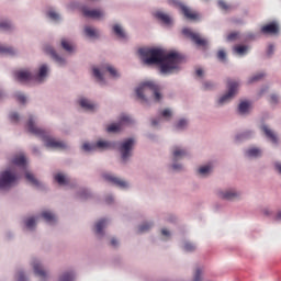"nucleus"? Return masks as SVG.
Wrapping results in <instances>:
<instances>
[{
  "mask_svg": "<svg viewBox=\"0 0 281 281\" xmlns=\"http://www.w3.org/2000/svg\"><path fill=\"white\" fill-rule=\"evenodd\" d=\"M138 54L144 65H159L161 74H172L183 60L179 53H166L161 48H140Z\"/></svg>",
  "mask_w": 281,
  "mask_h": 281,
  "instance_id": "obj_1",
  "label": "nucleus"
},
{
  "mask_svg": "<svg viewBox=\"0 0 281 281\" xmlns=\"http://www.w3.org/2000/svg\"><path fill=\"white\" fill-rule=\"evenodd\" d=\"M27 128H29V133H32L33 135H36L37 137H43L46 148H57L59 150H65V148H67V144L47 136L46 131L36 126V124L34 123V119L32 116L29 119Z\"/></svg>",
  "mask_w": 281,
  "mask_h": 281,
  "instance_id": "obj_2",
  "label": "nucleus"
},
{
  "mask_svg": "<svg viewBox=\"0 0 281 281\" xmlns=\"http://www.w3.org/2000/svg\"><path fill=\"white\" fill-rule=\"evenodd\" d=\"M148 91H153L156 102L161 100V93L159 92L160 88L157 83H155V81H145L136 89V95L138 100L147 102L146 95H144V93H147Z\"/></svg>",
  "mask_w": 281,
  "mask_h": 281,
  "instance_id": "obj_3",
  "label": "nucleus"
},
{
  "mask_svg": "<svg viewBox=\"0 0 281 281\" xmlns=\"http://www.w3.org/2000/svg\"><path fill=\"white\" fill-rule=\"evenodd\" d=\"M16 172L11 169H7L0 175V188H10L16 183Z\"/></svg>",
  "mask_w": 281,
  "mask_h": 281,
  "instance_id": "obj_4",
  "label": "nucleus"
},
{
  "mask_svg": "<svg viewBox=\"0 0 281 281\" xmlns=\"http://www.w3.org/2000/svg\"><path fill=\"white\" fill-rule=\"evenodd\" d=\"M238 87H239L238 81L228 79V80H227V89H228V92H227L226 94H224V95L218 100V103H220V104H225L226 102H229V100H232V98H234L235 93H238Z\"/></svg>",
  "mask_w": 281,
  "mask_h": 281,
  "instance_id": "obj_5",
  "label": "nucleus"
},
{
  "mask_svg": "<svg viewBox=\"0 0 281 281\" xmlns=\"http://www.w3.org/2000/svg\"><path fill=\"white\" fill-rule=\"evenodd\" d=\"M97 148H100L101 150H109L111 148H115V145L106 140H98L97 144L85 143L82 145V149L86 150V153H91V150H95Z\"/></svg>",
  "mask_w": 281,
  "mask_h": 281,
  "instance_id": "obj_6",
  "label": "nucleus"
},
{
  "mask_svg": "<svg viewBox=\"0 0 281 281\" xmlns=\"http://www.w3.org/2000/svg\"><path fill=\"white\" fill-rule=\"evenodd\" d=\"M182 34L195 43L198 47H207V40L201 37L199 33H194L190 29H183Z\"/></svg>",
  "mask_w": 281,
  "mask_h": 281,
  "instance_id": "obj_7",
  "label": "nucleus"
},
{
  "mask_svg": "<svg viewBox=\"0 0 281 281\" xmlns=\"http://www.w3.org/2000/svg\"><path fill=\"white\" fill-rule=\"evenodd\" d=\"M133 146H135V139L133 138H128L121 144L120 151L123 161H126V159L131 157V150H133Z\"/></svg>",
  "mask_w": 281,
  "mask_h": 281,
  "instance_id": "obj_8",
  "label": "nucleus"
},
{
  "mask_svg": "<svg viewBox=\"0 0 281 281\" xmlns=\"http://www.w3.org/2000/svg\"><path fill=\"white\" fill-rule=\"evenodd\" d=\"M132 120L128 115H122L120 119V123L109 125L106 131L108 133H120L122 130V124H131Z\"/></svg>",
  "mask_w": 281,
  "mask_h": 281,
  "instance_id": "obj_9",
  "label": "nucleus"
},
{
  "mask_svg": "<svg viewBox=\"0 0 281 281\" xmlns=\"http://www.w3.org/2000/svg\"><path fill=\"white\" fill-rule=\"evenodd\" d=\"M14 77L18 82H30V80H34L32 72L29 70H18L14 72Z\"/></svg>",
  "mask_w": 281,
  "mask_h": 281,
  "instance_id": "obj_10",
  "label": "nucleus"
},
{
  "mask_svg": "<svg viewBox=\"0 0 281 281\" xmlns=\"http://www.w3.org/2000/svg\"><path fill=\"white\" fill-rule=\"evenodd\" d=\"M82 14L87 19H102V16H104V12L98 9L89 10L87 7L82 8Z\"/></svg>",
  "mask_w": 281,
  "mask_h": 281,
  "instance_id": "obj_11",
  "label": "nucleus"
},
{
  "mask_svg": "<svg viewBox=\"0 0 281 281\" xmlns=\"http://www.w3.org/2000/svg\"><path fill=\"white\" fill-rule=\"evenodd\" d=\"M103 178L105 181H109L110 183H113L114 186H117L119 188H128V183L120 178H116L114 176H111L109 173L103 175Z\"/></svg>",
  "mask_w": 281,
  "mask_h": 281,
  "instance_id": "obj_12",
  "label": "nucleus"
},
{
  "mask_svg": "<svg viewBox=\"0 0 281 281\" xmlns=\"http://www.w3.org/2000/svg\"><path fill=\"white\" fill-rule=\"evenodd\" d=\"M180 10L189 21H196V19H199V13L192 11V9L186 7V4H180Z\"/></svg>",
  "mask_w": 281,
  "mask_h": 281,
  "instance_id": "obj_13",
  "label": "nucleus"
},
{
  "mask_svg": "<svg viewBox=\"0 0 281 281\" xmlns=\"http://www.w3.org/2000/svg\"><path fill=\"white\" fill-rule=\"evenodd\" d=\"M262 34H278L280 32V26L278 23L271 22L270 24H266L261 27Z\"/></svg>",
  "mask_w": 281,
  "mask_h": 281,
  "instance_id": "obj_14",
  "label": "nucleus"
},
{
  "mask_svg": "<svg viewBox=\"0 0 281 281\" xmlns=\"http://www.w3.org/2000/svg\"><path fill=\"white\" fill-rule=\"evenodd\" d=\"M44 52H45V54H48V56H52V58L54 60H56V63H58L59 65H65V59H63V57L58 56V54H56V50H54L52 46L46 45L44 47Z\"/></svg>",
  "mask_w": 281,
  "mask_h": 281,
  "instance_id": "obj_15",
  "label": "nucleus"
},
{
  "mask_svg": "<svg viewBox=\"0 0 281 281\" xmlns=\"http://www.w3.org/2000/svg\"><path fill=\"white\" fill-rule=\"evenodd\" d=\"M238 192L236 191H225L220 192V199H225L226 201H234L235 199H238Z\"/></svg>",
  "mask_w": 281,
  "mask_h": 281,
  "instance_id": "obj_16",
  "label": "nucleus"
},
{
  "mask_svg": "<svg viewBox=\"0 0 281 281\" xmlns=\"http://www.w3.org/2000/svg\"><path fill=\"white\" fill-rule=\"evenodd\" d=\"M33 269H34L35 276H38V278H42V279L47 278V272L43 270V266L40 262H34Z\"/></svg>",
  "mask_w": 281,
  "mask_h": 281,
  "instance_id": "obj_17",
  "label": "nucleus"
},
{
  "mask_svg": "<svg viewBox=\"0 0 281 281\" xmlns=\"http://www.w3.org/2000/svg\"><path fill=\"white\" fill-rule=\"evenodd\" d=\"M261 131H263L266 137L270 139L273 144H278V136L274 135L273 131L269 130L267 125H263L261 127Z\"/></svg>",
  "mask_w": 281,
  "mask_h": 281,
  "instance_id": "obj_18",
  "label": "nucleus"
},
{
  "mask_svg": "<svg viewBox=\"0 0 281 281\" xmlns=\"http://www.w3.org/2000/svg\"><path fill=\"white\" fill-rule=\"evenodd\" d=\"M79 104L86 111H93L95 109V104L90 103V101L87 99H80Z\"/></svg>",
  "mask_w": 281,
  "mask_h": 281,
  "instance_id": "obj_19",
  "label": "nucleus"
},
{
  "mask_svg": "<svg viewBox=\"0 0 281 281\" xmlns=\"http://www.w3.org/2000/svg\"><path fill=\"white\" fill-rule=\"evenodd\" d=\"M106 227V220H101L95 224V234L98 236H103L104 232H102Z\"/></svg>",
  "mask_w": 281,
  "mask_h": 281,
  "instance_id": "obj_20",
  "label": "nucleus"
},
{
  "mask_svg": "<svg viewBox=\"0 0 281 281\" xmlns=\"http://www.w3.org/2000/svg\"><path fill=\"white\" fill-rule=\"evenodd\" d=\"M42 217L46 221V223H56V215L49 211L42 212Z\"/></svg>",
  "mask_w": 281,
  "mask_h": 281,
  "instance_id": "obj_21",
  "label": "nucleus"
},
{
  "mask_svg": "<svg viewBox=\"0 0 281 281\" xmlns=\"http://www.w3.org/2000/svg\"><path fill=\"white\" fill-rule=\"evenodd\" d=\"M55 181L58 182L59 186H68L69 184V179L65 177L63 173H57L55 175Z\"/></svg>",
  "mask_w": 281,
  "mask_h": 281,
  "instance_id": "obj_22",
  "label": "nucleus"
},
{
  "mask_svg": "<svg viewBox=\"0 0 281 281\" xmlns=\"http://www.w3.org/2000/svg\"><path fill=\"white\" fill-rule=\"evenodd\" d=\"M173 159H181V157H186V155H188V151H186V149H181L179 147H175L173 149Z\"/></svg>",
  "mask_w": 281,
  "mask_h": 281,
  "instance_id": "obj_23",
  "label": "nucleus"
},
{
  "mask_svg": "<svg viewBox=\"0 0 281 281\" xmlns=\"http://www.w3.org/2000/svg\"><path fill=\"white\" fill-rule=\"evenodd\" d=\"M85 34H86V36H89L90 38H98V36H100V33H98V31H95V29H92L90 26L85 27Z\"/></svg>",
  "mask_w": 281,
  "mask_h": 281,
  "instance_id": "obj_24",
  "label": "nucleus"
},
{
  "mask_svg": "<svg viewBox=\"0 0 281 281\" xmlns=\"http://www.w3.org/2000/svg\"><path fill=\"white\" fill-rule=\"evenodd\" d=\"M113 32L119 38H126V33L124 32L122 26H120V24H115L113 26Z\"/></svg>",
  "mask_w": 281,
  "mask_h": 281,
  "instance_id": "obj_25",
  "label": "nucleus"
},
{
  "mask_svg": "<svg viewBox=\"0 0 281 281\" xmlns=\"http://www.w3.org/2000/svg\"><path fill=\"white\" fill-rule=\"evenodd\" d=\"M156 18H158L159 21H162V23H165L166 25H170L171 23L170 16L166 13L158 12L156 13Z\"/></svg>",
  "mask_w": 281,
  "mask_h": 281,
  "instance_id": "obj_26",
  "label": "nucleus"
},
{
  "mask_svg": "<svg viewBox=\"0 0 281 281\" xmlns=\"http://www.w3.org/2000/svg\"><path fill=\"white\" fill-rule=\"evenodd\" d=\"M235 54H238V56H245V54H247V50L249 49V47L245 46V45H237L234 48Z\"/></svg>",
  "mask_w": 281,
  "mask_h": 281,
  "instance_id": "obj_27",
  "label": "nucleus"
},
{
  "mask_svg": "<svg viewBox=\"0 0 281 281\" xmlns=\"http://www.w3.org/2000/svg\"><path fill=\"white\" fill-rule=\"evenodd\" d=\"M238 112L241 115H245V113H249V102L247 101L240 102L238 106Z\"/></svg>",
  "mask_w": 281,
  "mask_h": 281,
  "instance_id": "obj_28",
  "label": "nucleus"
},
{
  "mask_svg": "<svg viewBox=\"0 0 281 281\" xmlns=\"http://www.w3.org/2000/svg\"><path fill=\"white\" fill-rule=\"evenodd\" d=\"M246 155L248 157H260L262 155V150H260L259 148H250L246 151Z\"/></svg>",
  "mask_w": 281,
  "mask_h": 281,
  "instance_id": "obj_29",
  "label": "nucleus"
},
{
  "mask_svg": "<svg viewBox=\"0 0 281 281\" xmlns=\"http://www.w3.org/2000/svg\"><path fill=\"white\" fill-rule=\"evenodd\" d=\"M12 164H14V166H25L26 164L25 156L23 155L15 156L12 160Z\"/></svg>",
  "mask_w": 281,
  "mask_h": 281,
  "instance_id": "obj_30",
  "label": "nucleus"
},
{
  "mask_svg": "<svg viewBox=\"0 0 281 281\" xmlns=\"http://www.w3.org/2000/svg\"><path fill=\"white\" fill-rule=\"evenodd\" d=\"M25 178L27 179V181H30V183H32V186H35L36 188L41 186V182H38L36 178H34V175H32L31 172H26Z\"/></svg>",
  "mask_w": 281,
  "mask_h": 281,
  "instance_id": "obj_31",
  "label": "nucleus"
},
{
  "mask_svg": "<svg viewBox=\"0 0 281 281\" xmlns=\"http://www.w3.org/2000/svg\"><path fill=\"white\" fill-rule=\"evenodd\" d=\"M0 54H8L9 56H14V48L0 45Z\"/></svg>",
  "mask_w": 281,
  "mask_h": 281,
  "instance_id": "obj_32",
  "label": "nucleus"
},
{
  "mask_svg": "<svg viewBox=\"0 0 281 281\" xmlns=\"http://www.w3.org/2000/svg\"><path fill=\"white\" fill-rule=\"evenodd\" d=\"M198 172L199 175H202V176L210 175V172H212V167L210 165L200 167Z\"/></svg>",
  "mask_w": 281,
  "mask_h": 281,
  "instance_id": "obj_33",
  "label": "nucleus"
},
{
  "mask_svg": "<svg viewBox=\"0 0 281 281\" xmlns=\"http://www.w3.org/2000/svg\"><path fill=\"white\" fill-rule=\"evenodd\" d=\"M61 47L66 52H69V53L74 52V45H71L69 42H67V40H61Z\"/></svg>",
  "mask_w": 281,
  "mask_h": 281,
  "instance_id": "obj_34",
  "label": "nucleus"
},
{
  "mask_svg": "<svg viewBox=\"0 0 281 281\" xmlns=\"http://www.w3.org/2000/svg\"><path fill=\"white\" fill-rule=\"evenodd\" d=\"M59 281H74V272H66L60 278Z\"/></svg>",
  "mask_w": 281,
  "mask_h": 281,
  "instance_id": "obj_35",
  "label": "nucleus"
},
{
  "mask_svg": "<svg viewBox=\"0 0 281 281\" xmlns=\"http://www.w3.org/2000/svg\"><path fill=\"white\" fill-rule=\"evenodd\" d=\"M218 5L221 8V10H224V12H229V10H232V5L227 4V2L220 0L218 1Z\"/></svg>",
  "mask_w": 281,
  "mask_h": 281,
  "instance_id": "obj_36",
  "label": "nucleus"
},
{
  "mask_svg": "<svg viewBox=\"0 0 281 281\" xmlns=\"http://www.w3.org/2000/svg\"><path fill=\"white\" fill-rule=\"evenodd\" d=\"M93 76L97 78V80H99V82L104 81V77L102 76V72H100V69L93 68Z\"/></svg>",
  "mask_w": 281,
  "mask_h": 281,
  "instance_id": "obj_37",
  "label": "nucleus"
},
{
  "mask_svg": "<svg viewBox=\"0 0 281 281\" xmlns=\"http://www.w3.org/2000/svg\"><path fill=\"white\" fill-rule=\"evenodd\" d=\"M45 76H47V66L43 65L40 68L38 79L43 80V78H45Z\"/></svg>",
  "mask_w": 281,
  "mask_h": 281,
  "instance_id": "obj_38",
  "label": "nucleus"
},
{
  "mask_svg": "<svg viewBox=\"0 0 281 281\" xmlns=\"http://www.w3.org/2000/svg\"><path fill=\"white\" fill-rule=\"evenodd\" d=\"M12 29V23L8 21L0 22V30L8 31Z\"/></svg>",
  "mask_w": 281,
  "mask_h": 281,
  "instance_id": "obj_39",
  "label": "nucleus"
},
{
  "mask_svg": "<svg viewBox=\"0 0 281 281\" xmlns=\"http://www.w3.org/2000/svg\"><path fill=\"white\" fill-rule=\"evenodd\" d=\"M26 227L27 229L36 227V220H34V217H30L29 220H26Z\"/></svg>",
  "mask_w": 281,
  "mask_h": 281,
  "instance_id": "obj_40",
  "label": "nucleus"
},
{
  "mask_svg": "<svg viewBox=\"0 0 281 281\" xmlns=\"http://www.w3.org/2000/svg\"><path fill=\"white\" fill-rule=\"evenodd\" d=\"M188 126V121H186V120H183V119H181L178 123H177V125H176V127L178 128V130H183V128H186Z\"/></svg>",
  "mask_w": 281,
  "mask_h": 281,
  "instance_id": "obj_41",
  "label": "nucleus"
},
{
  "mask_svg": "<svg viewBox=\"0 0 281 281\" xmlns=\"http://www.w3.org/2000/svg\"><path fill=\"white\" fill-rule=\"evenodd\" d=\"M106 70L109 71V74L113 77V78H117L120 75L117 74V70H115V68H113L112 66H106Z\"/></svg>",
  "mask_w": 281,
  "mask_h": 281,
  "instance_id": "obj_42",
  "label": "nucleus"
},
{
  "mask_svg": "<svg viewBox=\"0 0 281 281\" xmlns=\"http://www.w3.org/2000/svg\"><path fill=\"white\" fill-rule=\"evenodd\" d=\"M262 78H265V74H258L256 76H254L252 78L249 79V83L251 82H258V80H262Z\"/></svg>",
  "mask_w": 281,
  "mask_h": 281,
  "instance_id": "obj_43",
  "label": "nucleus"
},
{
  "mask_svg": "<svg viewBox=\"0 0 281 281\" xmlns=\"http://www.w3.org/2000/svg\"><path fill=\"white\" fill-rule=\"evenodd\" d=\"M217 58L222 63H225V58H227V54L225 53V50H218L217 52Z\"/></svg>",
  "mask_w": 281,
  "mask_h": 281,
  "instance_id": "obj_44",
  "label": "nucleus"
},
{
  "mask_svg": "<svg viewBox=\"0 0 281 281\" xmlns=\"http://www.w3.org/2000/svg\"><path fill=\"white\" fill-rule=\"evenodd\" d=\"M194 249H196V246L194 244H191V243L184 244V251H194Z\"/></svg>",
  "mask_w": 281,
  "mask_h": 281,
  "instance_id": "obj_45",
  "label": "nucleus"
},
{
  "mask_svg": "<svg viewBox=\"0 0 281 281\" xmlns=\"http://www.w3.org/2000/svg\"><path fill=\"white\" fill-rule=\"evenodd\" d=\"M239 36H240V34L238 32H233V33L228 34L227 41H236V40H238Z\"/></svg>",
  "mask_w": 281,
  "mask_h": 281,
  "instance_id": "obj_46",
  "label": "nucleus"
},
{
  "mask_svg": "<svg viewBox=\"0 0 281 281\" xmlns=\"http://www.w3.org/2000/svg\"><path fill=\"white\" fill-rule=\"evenodd\" d=\"M150 227H153V224H143L139 226L138 232H140V233L148 232V229H150Z\"/></svg>",
  "mask_w": 281,
  "mask_h": 281,
  "instance_id": "obj_47",
  "label": "nucleus"
},
{
  "mask_svg": "<svg viewBox=\"0 0 281 281\" xmlns=\"http://www.w3.org/2000/svg\"><path fill=\"white\" fill-rule=\"evenodd\" d=\"M15 98H16L18 102L25 104L26 98L21 92L15 93Z\"/></svg>",
  "mask_w": 281,
  "mask_h": 281,
  "instance_id": "obj_48",
  "label": "nucleus"
},
{
  "mask_svg": "<svg viewBox=\"0 0 281 281\" xmlns=\"http://www.w3.org/2000/svg\"><path fill=\"white\" fill-rule=\"evenodd\" d=\"M48 16L49 19H52L53 21H58V19H60V15H58V13L50 11L48 12Z\"/></svg>",
  "mask_w": 281,
  "mask_h": 281,
  "instance_id": "obj_49",
  "label": "nucleus"
},
{
  "mask_svg": "<svg viewBox=\"0 0 281 281\" xmlns=\"http://www.w3.org/2000/svg\"><path fill=\"white\" fill-rule=\"evenodd\" d=\"M162 117H172V112L169 109H166L161 112Z\"/></svg>",
  "mask_w": 281,
  "mask_h": 281,
  "instance_id": "obj_50",
  "label": "nucleus"
},
{
  "mask_svg": "<svg viewBox=\"0 0 281 281\" xmlns=\"http://www.w3.org/2000/svg\"><path fill=\"white\" fill-rule=\"evenodd\" d=\"M204 89L205 91H210L211 89H214V83H212L211 81L204 82Z\"/></svg>",
  "mask_w": 281,
  "mask_h": 281,
  "instance_id": "obj_51",
  "label": "nucleus"
},
{
  "mask_svg": "<svg viewBox=\"0 0 281 281\" xmlns=\"http://www.w3.org/2000/svg\"><path fill=\"white\" fill-rule=\"evenodd\" d=\"M11 122H19V113L13 112L10 114Z\"/></svg>",
  "mask_w": 281,
  "mask_h": 281,
  "instance_id": "obj_52",
  "label": "nucleus"
},
{
  "mask_svg": "<svg viewBox=\"0 0 281 281\" xmlns=\"http://www.w3.org/2000/svg\"><path fill=\"white\" fill-rule=\"evenodd\" d=\"M193 281H201V269H196Z\"/></svg>",
  "mask_w": 281,
  "mask_h": 281,
  "instance_id": "obj_53",
  "label": "nucleus"
},
{
  "mask_svg": "<svg viewBox=\"0 0 281 281\" xmlns=\"http://www.w3.org/2000/svg\"><path fill=\"white\" fill-rule=\"evenodd\" d=\"M270 102H271V104H278V95L272 94V95L270 97Z\"/></svg>",
  "mask_w": 281,
  "mask_h": 281,
  "instance_id": "obj_54",
  "label": "nucleus"
},
{
  "mask_svg": "<svg viewBox=\"0 0 281 281\" xmlns=\"http://www.w3.org/2000/svg\"><path fill=\"white\" fill-rule=\"evenodd\" d=\"M273 49H274V48H273V45H269L267 55H268V56H272Z\"/></svg>",
  "mask_w": 281,
  "mask_h": 281,
  "instance_id": "obj_55",
  "label": "nucleus"
},
{
  "mask_svg": "<svg viewBox=\"0 0 281 281\" xmlns=\"http://www.w3.org/2000/svg\"><path fill=\"white\" fill-rule=\"evenodd\" d=\"M162 236H170V232L166 228L161 231Z\"/></svg>",
  "mask_w": 281,
  "mask_h": 281,
  "instance_id": "obj_56",
  "label": "nucleus"
},
{
  "mask_svg": "<svg viewBox=\"0 0 281 281\" xmlns=\"http://www.w3.org/2000/svg\"><path fill=\"white\" fill-rule=\"evenodd\" d=\"M274 166H276V170H278V172L281 175V164L277 162Z\"/></svg>",
  "mask_w": 281,
  "mask_h": 281,
  "instance_id": "obj_57",
  "label": "nucleus"
},
{
  "mask_svg": "<svg viewBox=\"0 0 281 281\" xmlns=\"http://www.w3.org/2000/svg\"><path fill=\"white\" fill-rule=\"evenodd\" d=\"M19 281H25V274L23 272L19 273Z\"/></svg>",
  "mask_w": 281,
  "mask_h": 281,
  "instance_id": "obj_58",
  "label": "nucleus"
},
{
  "mask_svg": "<svg viewBox=\"0 0 281 281\" xmlns=\"http://www.w3.org/2000/svg\"><path fill=\"white\" fill-rule=\"evenodd\" d=\"M181 168H182L181 165H177V164L172 165L173 170H181Z\"/></svg>",
  "mask_w": 281,
  "mask_h": 281,
  "instance_id": "obj_59",
  "label": "nucleus"
},
{
  "mask_svg": "<svg viewBox=\"0 0 281 281\" xmlns=\"http://www.w3.org/2000/svg\"><path fill=\"white\" fill-rule=\"evenodd\" d=\"M111 245H112V247H117V239L112 238L111 239Z\"/></svg>",
  "mask_w": 281,
  "mask_h": 281,
  "instance_id": "obj_60",
  "label": "nucleus"
},
{
  "mask_svg": "<svg viewBox=\"0 0 281 281\" xmlns=\"http://www.w3.org/2000/svg\"><path fill=\"white\" fill-rule=\"evenodd\" d=\"M157 124H159V120H157V119L151 120L153 126H157Z\"/></svg>",
  "mask_w": 281,
  "mask_h": 281,
  "instance_id": "obj_61",
  "label": "nucleus"
},
{
  "mask_svg": "<svg viewBox=\"0 0 281 281\" xmlns=\"http://www.w3.org/2000/svg\"><path fill=\"white\" fill-rule=\"evenodd\" d=\"M195 74H196V76H199V77L203 76V69H198V70L195 71Z\"/></svg>",
  "mask_w": 281,
  "mask_h": 281,
  "instance_id": "obj_62",
  "label": "nucleus"
},
{
  "mask_svg": "<svg viewBox=\"0 0 281 281\" xmlns=\"http://www.w3.org/2000/svg\"><path fill=\"white\" fill-rule=\"evenodd\" d=\"M105 201H106V203H113V196H108L106 199H105Z\"/></svg>",
  "mask_w": 281,
  "mask_h": 281,
  "instance_id": "obj_63",
  "label": "nucleus"
},
{
  "mask_svg": "<svg viewBox=\"0 0 281 281\" xmlns=\"http://www.w3.org/2000/svg\"><path fill=\"white\" fill-rule=\"evenodd\" d=\"M277 220H278V221H281V212H279V213L277 214Z\"/></svg>",
  "mask_w": 281,
  "mask_h": 281,
  "instance_id": "obj_64",
  "label": "nucleus"
}]
</instances>
